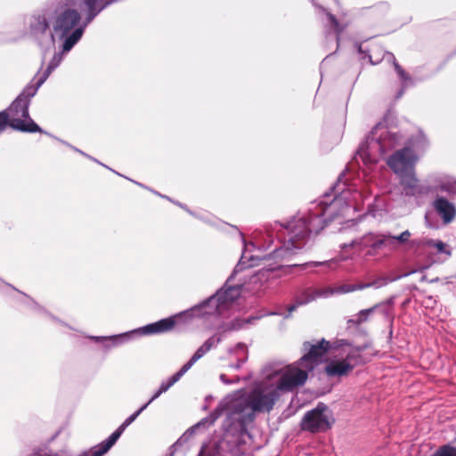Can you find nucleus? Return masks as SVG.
Listing matches in <instances>:
<instances>
[{
  "instance_id": "obj_1",
  "label": "nucleus",
  "mask_w": 456,
  "mask_h": 456,
  "mask_svg": "<svg viewBox=\"0 0 456 456\" xmlns=\"http://www.w3.org/2000/svg\"><path fill=\"white\" fill-rule=\"evenodd\" d=\"M327 223L323 218L322 209L317 213H308L301 216H295L286 224L281 225L284 243L277 251V256L286 260L303 249L310 233L318 234L324 229Z\"/></svg>"
},
{
  "instance_id": "obj_2",
  "label": "nucleus",
  "mask_w": 456,
  "mask_h": 456,
  "mask_svg": "<svg viewBox=\"0 0 456 456\" xmlns=\"http://www.w3.org/2000/svg\"><path fill=\"white\" fill-rule=\"evenodd\" d=\"M218 340L219 339H216L214 337L207 339L204 344L198 348L190 361L185 363L179 371L175 373L167 383H162L159 390L154 394V395L150 399L148 403H146L138 411L129 416L106 440L95 446L92 450L90 456H102L105 454L116 444L125 429L136 419V418L148 407V405L151 403L155 399H157L161 394L167 392L174 384H175L198 360L203 357L215 346V344L218 342Z\"/></svg>"
},
{
  "instance_id": "obj_3",
  "label": "nucleus",
  "mask_w": 456,
  "mask_h": 456,
  "mask_svg": "<svg viewBox=\"0 0 456 456\" xmlns=\"http://www.w3.org/2000/svg\"><path fill=\"white\" fill-rule=\"evenodd\" d=\"M81 20L80 13L70 7L55 12L53 20V31L60 37H65L62 45L63 52H69L79 41L87 25L78 27Z\"/></svg>"
},
{
  "instance_id": "obj_4",
  "label": "nucleus",
  "mask_w": 456,
  "mask_h": 456,
  "mask_svg": "<svg viewBox=\"0 0 456 456\" xmlns=\"http://www.w3.org/2000/svg\"><path fill=\"white\" fill-rule=\"evenodd\" d=\"M28 100L25 95H19L5 110L10 118V127L22 133H43L42 128L30 118Z\"/></svg>"
},
{
  "instance_id": "obj_5",
  "label": "nucleus",
  "mask_w": 456,
  "mask_h": 456,
  "mask_svg": "<svg viewBox=\"0 0 456 456\" xmlns=\"http://www.w3.org/2000/svg\"><path fill=\"white\" fill-rule=\"evenodd\" d=\"M335 348L333 344L325 338H322L314 343L305 341L302 345L304 354L297 361V364L302 368L313 371L322 362L323 357Z\"/></svg>"
},
{
  "instance_id": "obj_6",
  "label": "nucleus",
  "mask_w": 456,
  "mask_h": 456,
  "mask_svg": "<svg viewBox=\"0 0 456 456\" xmlns=\"http://www.w3.org/2000/svg\"><path fill=\"white\" fill-rule=\"evenodd\" d=\"M308 370L297 364V361L288 365L282 371L276 386L278 391L291 392L305 384L308 379Z\"/></svg>"
},
{
  "instance_id": "obj_7",
  "label": "nucleus",
  "mask_w": 456,
  "mask_h": 456,
  "mask_svg": "<svg viewBox=\"0 0 456 456\" xmlns=\"http://www.w3.org/2000/svg\"><path fill=\"white\" fill-rule=\"evenodd\" d=\"M328 407L322 403L307 411L301 422V428L311 433H319L327 431L331 428L332 422L330 416L326 413Z\"/></svg>"
},
{
  "instance_id": "obj_8",
  "label": "nucleus",
  "mask_w": 456,
  "mask_h": 456,
  "mask_svg": "<svg viewBox=\"0 0 456 456\" xmlns=\"http://www.w3.org/2000/svg\"><path fill=\"white\" fill-rule=\"evenodd\" d=\"M228 411L229 415L241 424L251 422L255 419L249 396L232 400L228 405Z\"/></svg>"
},
{
  "instance_id": "obj_9",
  "label": "nucleus",
  "mask_w": 456,
  "mask_h": 456,
  "mask_svg": "<svg viewBox=\"0 0 456 456\" xmlns=\"http://www.w3.org/2000/svg\"><path fill=\"white\" fill-rule=\"evenodd\" d=\"M248 396L255 413L261 411L269 412L273 410L275 402L280 398V393L276 388L266 394L261 390L255 389Z\"/></svg>"
},
{
  "instance_id": "obj_10",
  "label": "nucleus",
  "mask_w": 456,
  "mask_h": 456,
  "mask_svg": "<svg viewBox=\"0 0 456 456\" xmlns=\"http://www.w3.org/2000/svg\"><path fill=\"white\" fill-rule=\"evenodd\" d=\"M417 157L409 147H404L394 152L387 160V165L395 174H402L410 166L415 164Z\"/></svg>"
},
{
  "instance_id": "obj_11",
  "label": "nucleus",
  "mask_w": 456,
  "mask_h": 456,
  "mask_svg": "<svg viewBox=\"0 0 456 456\" xmlns=\"http://www.w3.org/2000/svg\"><path fill=\"white\" fill-rule=\"evenodd\" d=\"M240 295V289L239 287H228L219 290L216 295L211 297L208 301V305H215L218 313L227 308L232 304Z\"/></svg>"
},
{
  "instance_id": "obj_12",
  "label": "nucleus",
  "mask_w": 456,
  "mask_h": 456,
  "mask_svg": "<svg viewBox=\"0 0 456 456\" xmlns=\"http://www.w3.org/2000/svg\"><path fill=\"white\" fill-rule=\"evenodd\" d=\"M411 233L409 230H405L398 236H391L387 234L376 236L372 241L370 242V247L373 249H382L389 248H395L396 243H405L409 240Z\"/></svg>"
},
{
  "instance_id": "obj_13",
  "label": "nucleus",
  "mask_w": 456,
  "mask_h": 456,
  "mask_svg": "<svg viewBox=\"0 0 456 456\" xmlns=\"http://www.w3.org/2000/svg\"><path fill=\"white\" fill-rule=\"evenodd\" d=\"M118 0H83L86 6V24L90 23L102 10ZM69 6H80L81 0H66Z\"/></svg>"
},
{
  "instance_id": "obj_14",
  "label": "nucleus",
  "mask_w": 456,
  "mask_h": 456,
  "mask_svg": "<svg viewBox=\"0 0 456 456\" xmlns=\"http://www.w3.org/2000/svg\"><path fill=\"white\" fill-rule=\"evenodd\" d=\"M433 208L444 224H451L456 217V206L443 196H437Z\"/></svg>"
},
{
  "instance_id": "obj_15",
  "label": "nucleus",
  "mask_w": 456,
  "mask_h": 456,
  "mask_svg": "<svg viewBox=\"0 0 456 456\" xmlns=\"http://www.w3.org/2000/svg\"><path fill=\"white\" fill-rule=\"evenodd\" d=\"M353 371L352 364L346 362L344 358L339 360H330L324 368V372L328 377H344Z\"/></svg>"
},
{
  "instance_id": "obj_16",
  "label": "nucleus",
  "mask_w": 456,
  "mask_h": 456,
  "mask_svg": "<svg viewBox=\"0 0 456 456\" xmlns=\"http://www.w3.org/2000/svg\"><path fill=\"white\" fill-rule=\"evenodd\" d=\"M176 316L162 319L159 322L148 324L142 328L143 334H160L171 331L176 325Z\"/></svg>"
},
{
  "instance_id": "obj_17",
  "label": "nucleus",
  "mask_w": 456,
  "mask_h": 456,
  "mask_svg": "<svg viewBox=\"0 0 456 456\" xmlns=\"http://www.w3.org/2000/svg\"><path fill=\"white\" fill-rule=\"evenodd\" d=\"M366 348L367 346L342 348V351L345 354V356L343 358L346 362L352 364V370H354L356 366L363 364L365 362V360L362 356L361 353Z\"/></svg>"
},
{
  "instance_id": "obj_18",
  "label": "nucleus",
  "mask_w": 456,
  "mask_h": 456,
  "mask_svg": "<svg viewBox=\"0 0 456 456\" xmlns=\"http://www.w3.org/2000/svg\"><path fill=\"white\" fill-rule=\"evenodd\" d=\"M49 28L47 19L43 14L33 16L29 23L30 35L36 38L42 37Z\"/></svg>"
},
{
  "instance_id": "obj_19",
  "label": "nucleus",
  "mask_w": 456,
  "mask_h": 456,
  "mask_svg": "<svg viewBox=\"0 0 456 456\" xmlns=\"http://www.w3.org/2000/svg\"><path fill=\"white\" fill-rule=\"evenodd\" d=\"M412 245L416 246L417 248L431 247V248H435L438 253H444L447 256L452 255L451 250L446 248V244L444 243L442 240H434L431 239H422L419 240L412 241Z\"/></svg>"
},
{
  "instance_id": "obj_20",
  "label": "nucleus",
  "mask_w": 456,
  "mask_h": 456,
  "mask_svg": "<svg viewBox=\"0 0 456 456\" xmlns=\"http://www.w3.org/2000/svg\"><path fill=\"white\" fill-rule=\"evenodd\" d=\"M54 60H55V57L53 58V61H54ZM58 62H59V61H57L56 62L50 63V65L46 69L45 72L44 73L43 77H41L38 80V82L37 83V86L36 87H33V86L26 87L20 95H25V97L28 98V103H29L30 102V98L34 96V94L37 92V89L45 82V80L51 74L53 69L57 66Z\"/></svg>"
},
{
  "instance_id": "obj_21",
  "label": "nucleus",
  "mask_w": 456,
  "mask_h": 456,
  "mask_svg": "<svg viewBox=\"0 0 456 456\" xmlns=\"http://www.w3.org/2000/svg\"><path fill=\"white\" fill-rule=\"evenodd\" d=\"M418 183L419 181L413 174L405 175L401 180L406 195H414L417 192Z\"/></svg>"
},
{
  "instance_id": "obj_22",
  "label": "nucleus",
  "mask_w": 456,
  "mask_h": 456,
  "mask_svg": "<svg viewBox=\"0 0 456 456\" xmlns=\"http://www.w3.org/2000/svg\"><path fill=\"white\" fill-rule=\"evenodd\" d=\"M374 284H375L374 282H369V283L357 282V283H354V284L345 283V284L338 286L336 289V292L337 293H350V292H354L356 290H361V289L370 288V287L373 286Z\"/></svg>"
},
{
  "instance_id": "obj_23",
  "label": "nucleus",
  "mask_w": 456,
  "mask_h": 456,
  "mask_svg": "<svg viewBox=\"0 0 456 456\" xmlns=\"http://www.w3.org/2000/svg\"><path fill=\"white\" fill-rule=\"evenodd\" d=\"M367 53V56L371 64L379 63L382 61L385 54V51L379 45H371L370 49H368Z\"/></svg>"
},
{
  "instance_id": "obj_24",
  "label": "nucleus",
  "mask_w": 456,
  "mask_h": 456,
  "mask_svg": "<svg viewBox=\"0 0 456 456\" xmlns=\"http://www.w3.org/2000/svg\"><path fill=\"white\" fill-rule=\"evenodd\" d=\"M377 305L360 311L358 314L354 319L349 320L348 322L354 326H360L362 323L369 320L370 314L374 311Z\"/></svg>"
},
{
  "instance_id": "obj_25",
  "label": "nucleus",
  "mask_w": 456,
  "mask_h": 456,
  "mask_svg": "<svg viewBox=\"0 0 456 456\" xmlns=\"http://www.w3.org/2000/svg\"><path fill=\"white\" fill-rule=\"evenodd\" d=\"M433 456H456V448L449 444L443 445Z\"/></svg>"
},
{
  "instance_id": "obj_26",
  "label": "nucleus",
  "mask_w": 456,
  "mask_h": 456,
  "mask_svg": "<svg viewBox=\"0 0 456 456\" xmlns=\"http://www.w3.org/2000/svg\"><path fill=\"white\" fill-rule=\"evenodd\" d=\"M314 298H315V296H314L310 293H307L305 299L297 300L296 303L288 306L287 310H288L289 315L291 314L299 305H303L314 300Z\"/></svg>"
},
{
  "instance_id": "obj_27",
  "label": "nucleus",
  "mask_w": 456,
  "mask_h": 456,
  "mask_svg": "<svg viewBox=\"0 0 456 456\" xmlns=\"http://www.w3.org/2000/svg\"><path fill=\"white\" fill-rule=\"evenodd\" d=\"M439 189L442 191L448 193L449 195H455L456 194V180L442 183L439 186Z\"/></svg>"
},
{
  "instance_id": "obj_28",
  "label": "nucleus",
  "mask_w": 456,
  "mask_h": 456,
  "mask_svg": "<svg viewBox=\"0 0 456 456\" xmlns=\"http://www.w3.org/2000/svg\"><path fill=\"white\" fill-rule=\"evenodd\" d=\"M330 27L337 35H339L343 31V27L339 24L338 19L330 12L327 13Z\"/></svg>"
},
{
  "instance_id": "obj_29",
  "label": "nucleus",
  "mask_w": 456,
  "mask_h": 456,
  "mask_svg": "<svg viewBox=\"0 0 456 456\" xmlns=\"http://www.w3.org/2000/svg\"><path fill=\"white\" fill-rule=\"evenodd\" d=\"M394 58V61H393V64H394V67H395V69L396 71V73L398 74V76L400 77V78L403 81H409L411 80V77L410 75L403 69V67L397 62V61L395 60V57Z\"/></svg>"
},
{
  "instance_id": "obj_30",
  "label": "nucleus",
  "mask_w": 456,
  "mask_h": 456,
  "mask_svg": "<svg viewBox=\"0 0 456 456\" xmlns=\"http://www.w3.org/2000/svg\"><path fill=\"white\" fill-rule=\"evenodd\" d=\"M7 126H10V118L5 111H0V134L3 133Z\"/></svg>"
},
{
  "instance_id": "obj_31",
  "label": "nucleus",
  "mask_w": 456,
  "mask_h": 456,
  "mask_svg": "<svg viewBox=\"0 0 456 456\" xmlns=\"http://www.w3.org/2000/svg\"><path fill=\"white\" fill-rule=\"evenodd\" d=\"M416 140L423 147H425L428 144V139L426 138L425 134H423L422 133H419V134L416 135Z\"/></svg>"
},
{
  "instance_id": "obj_32",
  "label": "nucleus",
  "mask_w": 456,
  "mask_h": 456,
  "mask_svg": "<svg viewBox=\"0 0 456 456\" xmlns=\"http://www.w3.org/2000/svg\"><path fill=\"white\" fill-rule=\"evenodd\" d=\"M289 265H299V264L294 263V264H289Z\"/></svg>"
}]
</instances>
